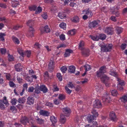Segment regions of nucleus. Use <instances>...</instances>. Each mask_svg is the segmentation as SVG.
<instances>
[{"label":"nucleus","instance_id":"obj_63","mask_svg":"<svg viewBox=\"0 0 127 127\" xmlns=\"http://www.w3.org/2000/svg\"><path fill=\"white\" fill-rule=\"evenodd\" d=\"M75 88V90L77 91H79L81 89V88L80 86L79 85H77L76 87H74V88Z\"/></svg>","mask_w":127,"mask_h":127},{"label":"nucleus","instance_id":"obj_55","mask_svg":"<svg viewBox=\"0 0 127 127\" xmlns=\"http://www.w3.org/2000/svg\"><path fill=\"white\" fill-rule=\"evenodd\" d=\"M9 85L11 87L14 88L16 86L15 84L12 81H10L9 82Z\"/></svg>","mask_w":127,"mask_h":127},{"label":"nucleus","instance_id":"obj_7","mask_svg":"<svg viewBox=\"0 0 127 127\" xmlns=\"http://www.w3.org/2000/svg\"><path fill=\"white\" fill-rule=\"evenodd\" d=\"M29 31L27 34V36L28 37H32L33 35V31H34L33 28L31 26H29Z\"/></svg>","mask_w":127,"mask_h":127},{"label":"nucleus","instance_id":"obj_50","mask_svg":"<svg viewBox=\"0 0 127 127\" xmlns=\"http://www.w3.org/2000/svg\"><path fill=\"white\" fill-rule=\"evenodd\" d=\"M37 7L35 5H33L32 6H31L30 7H29V10L31 11H32V10L35 11L36 10V8Z\"/></svg>","mask_w":127,"mask_h":127},{"label":"nucleus","instance_id":"obj_12","mask_svg":"<svg viewBox=\"0 0 127 127\" xmlns=\"http://www.w3.org/2000/svg\"><path fill=\"white\" fill-rule=\"evenodd\" d=\"M90 51L88 49H84L82 50V53L83 55L87 56L89 55Z\"/></svg>","mask_w":127,"mask_h":127},{"label":"nucleus","instance_id":"obj_15","mask_svg":"<svg viewBox=\"0 0 127 127\" xmlns=\"http://www.w3.org/2000/svg\"><path fill=\"white\" fill-rule=\"evenodd\" d=\"M39 113L40 115L44 116H47L49 114V113L48 111L42 110H41L40 111Z\"/></svg>","mask_w":127,"mask_h":127},{"label":"nucleus","instance_id":"obj_44","mask_svg":"<svg viewBox=\"0 0 127 127\" xmlns=\"http://www.w3.org/2000/svg\"><path fill=\"white\" fill-rule=\"evenodd\" d=\"M112 95L114 96H116L118 94L117 91L115 90H113L111 92Z\"/></svg>","mask_w":127,"mask_h":127},{"label":"nucleus","instance_id":"obj_39","mask_svg":"<svg viewBox=\"0 0 127 127\" xmlns=\"http://www.w3.org/2000/svg\"><path fill=\"white\" fill-rule=\"evenodd\" d=\"M110 74L112 76H114L115 77L117 76V73L115 72L113 70H111L110 71Z\"/></svg>","mask_w":127,"mask_h":127},{"label":"nucleus","instance_id":"obj_36","mask_svg":"<svg viewBox=\"0 0 127 127\" xmlns=\"http://www.w3.org/2000/svg\"><path fill=\"white\" fill-rule=\"evenodd\" d=\"M58 98L60 100H62L65 99V96L64 94H60L59 95Z\"/></svg>","mask_w":127,"mask_h":127},{"label":"nucleus","instance_id":"obj_54","mask_svg":"<svg viewBox=\"0 0 127 127\" xmlns=\"http://www.w3.org/2000/svg\"><path fill=\"white\" fill-rule=\"evenodd\" d=\"M57 77L60 81H61L62 80V77L60 73H58L57 74Z\"/></svg>","mask_w":127,"mask_h":127},{"label":"nucleus","instance_id":"obj_2","mask_svg":"<svg viewBox=\"0 0 127 127\" xmlns=\"http://www.w3.org/2000/svg\"><path fill=\"white\" fill-rule=\"evenodd\" d=\"M104 31L107 34L112 35L114 33L113 29L110 27H106L104 29Z\"/></svg>","mask_w":127,"mask_h":127},{"label":"nucleus","instance_id":"obj_1","mask_svg":"<svg viewBox=\"0 0 127 127\" xmlns=\"http://www.w3.org/2000/svg\"><path fill=\"white\" fill-rule=\"evenodd\" d=\"M106 72V66H103L99 68L96 72V76L98 77H100L103 75L102 74Z\"/></svg>","mask_w":127,"mask_h":127},{"label":"nucleus","instance_id":"obj_6","mask_svg":"<svg viewBox=\"0 0 127 127\" xmlns=\"http://www.w3.org/2000/svg\"><path fill=\"white\" fill-rule=\"evenodd\" d=\"M34 98L32 97H29L27 99V104L30 105H33L34 103Z\"/></svg>","mask_w":127,"mask_h":127},{"label":"nucleus","instance_id":"obj_18","mask_svg":"<svg viewBox=\"0 0 127 127\" xmlns=\"http://www.w3.org/2000/svg\"><path fill=\"white\" fill-rule=\"evenodd\" d=\"M101 79L103 83H105L109 79V78L106 75H104L102 76Z\"/></svg>","mask_w":127,"mask_h":127},{"label":"nucleus","instance_id":"obj_13","mask_svg":"<svg viewBox=\"0 0 127 127\" xmlns=\"http://www.w3.org/2000/svg\"><path fill=\"white\" fill-rule=\"evenodd\" d=\"M23 66L21 65L20 63H18L15 65V69L16 71H21L22 69Z\"/></svg>","mask_w":127,"mask_h":127},{"label":"nucleus","instance_id":"obj_10","mask_svg":"<svg viewBox=\"0 0 127 127\" xmlns=\"http://www.w3.org/2000/svg\"><path fill=\"white\" fill-rule=\"evenodd\" d=\"M83 11L85 14L88 15L89 17H92L93 15L91 11L89 9L84 10Z\"/></svg>","mask_w":127,"mask_h":127},{"label":"nucleus","instance_id":"obj_29","mask_svg":"<svg viewBox=\"0 0 127 127\" xmlns=\"http://www.w3.org/2000/svg\"><path fill=\"white\" fill-rule=\"evenodd\" d=\"M116 30L117 33L119 34L122 32L123 29L121 27H117L116 28Z\"/></svg>","mask_w":127,"mask_h":127},{"label":"nucleus","instance_id":"obj_57","mask_svg":"<svg viewBox=\"0 0 127 127\" xmlns=\"http://www.w3.org/2000/svg\"><path fill=\"white\" fill-rule=\"evenodd\" d=\"M68 87L71 88H74V86L72 83V82H70L68 84Z\"/></svg>","mask_w":127,"mask_h":127},{"label":"nucleus","instance_id":"obj_38","mask_svg":"<svg viewBox=\"0 0 127 127\" xmlns=\"http://www.w3.org/2000/svg\"><path fill=\"white\" fill-rule=\"evenodd\" d=\"M35 119L37 121V122L39 124H42L43 122V120L37 117H36Z\"/></svg>","mask_w":127,"mask_h":127},{"label":"nucleus","instance_id":"obj_3","mask_svg":"<svg viewBox=\"0 0 127 127\" xmlns=\"http://www.w3.org/2000/svg\"><path fill=\"white\" fill-rule=\"evenodd\" d=\"M112 44H109L102 47V50L103 52H107L110 51L111 49Z\"/></svg>","mask_w":127,"mask_h":127},{"label":"nucleus","instance_id":"obj_59","mask_svg":"<svg viewBox=\"0 0 127 127\" xmlns=\"http://www.w3.org/2000/svg\"><path fill=\"white\" fill-rule=\"evenodd\" d=\"M60 39L61 40H64L65 39V36L64 35L62 34L60 36Z\"/></svg>","mask_w":127,"mask_h":127},{"label":"nucleus","instance_id":"obj_53","mask_svg":"<svg viewBox=\"0 0 127 127\" xmlns=\"http://www.w3.org/2000/svg\"><path fill=\"white\" fill-rule=\"evenodd\" d=\"M31 53L30 51H27L24 53V55H26L28 57H29L30 56Z\"/></svg>","mask_w":127,"mask_h":127},{"label":"nucleus","instance_id":"obj_32","mask_svg":"<svg viewBox=\"0 0 127 127\" xmlns=\"http://www.w3.org/2000/svg\"><path fill=\"white\" fill-rule=\"evenodd\" d=\"M92 113L93 115L94 116V117H96L98 116V113L96 112V110L94 109H93L92 111Z\"/></svg>","mask_w":127,"mask_h":127},{"label":"nucleus","instance_id":"obj_8","mask_svg":"<svg viewBox=\"0 0 127 127\" xmlns=\"http://www.w3.org/2000/svg\"><path fill=\"white\" fill-rule=\"evenodd\" d=\"M93 106L95 108H98L101 107L102 105L100 101L98 100H97L95 101Z\"/></svg>","mask_w":127,"mask_h":127},{"label":"nucleus","instance_id":"obj_27","mask_svg":"<svg viewBox=\"0 0 127 127\" xmlns=\"http://www.w3.org/2000/svg\"><path fill=\"white\" fill-rule=\"evenodd\" d=\"M12 38L13 41L15 43L18 44L20 43V41L18 39L15 37L13 36Z\"/></svg>","mask_w":127,"mask_h":127},{"label":"nucleus","instance_id":"obj_62","mask_svg":"<svg viewBox=\"0 0 127 127\" xmlns=\"http://www.w3.org/2000/svg\"><path fill=\"white\" fill-rule=\"evenodd\" d=\"M22 27V26L18 25L14 26L13 28V29L15 30H18L19 28H21Z\"/></svg>","mask_w":127,"mask_h":127},{"label":"nucleus","instance_id":"obj_49","mask_svg":"<svg viewBox=\"0 0 127 127\" xmlns=\"http://www.w3.org/2000/svg\"><path fill=\"white\" fill-rule=\"evenodd\" d=\"M60 26L61 28L65 29L66 28V24L65 23H62L60 25Z\"/></svg>","mask_w":127,"mask_h":127},{"label":"nucleus","instance_id":"obj_33","mask_svg":"<svg viewBox=\"0 0 127 127\" xmlns=\"http://www.w3.org/2000/svg\"><path fill=\"white\" fill-rule=\"evenodd\" d=\"M79 18L77 16H75L74 17V18L72 19V22L76 23L78 22L79 21Z\"/></svg>","mask_w":127,"mask_h":127},{"label":"nucleus","instance_id":"obj_40","mask_svg":"<svg viewBox=\"0 0 127 127\" xmlns=\"http://www.w3.org/2000/svg\"><path fill=\"white\" fill-rule=\"evenodd\" d=\"M95 89L96 91H98L101 90L102 89V87L100 85L98 84L97 86H95Z\"/></svg>","mask_w":127,"mask_h":127},{"label":"nucleus","instance_id":"obj_4","mask_svg":"<svg viewBox=\"0 0 127 127\" xmlns=\"http://www.w3.org/2000/svg\"><path fill=\"white\" fill-rule=\"evenodd\" d=\"M100 23V21L99 20H94L93 22L89 23V27L91 28H94L97 26L98 24Z\"/></svg>","mask_w":127,"mask_h":127},{"label":"nucleus","instance_id":"obj_16","mask_svg":"<svg viewBox=\"0 0 127 127\" xmlns=\"http://www.w3.org/2000/svg\"><path fill=\"white\" fill-rule=\"evenodd\" d=\"M72 51L71 50L69 49L66 50L64 55V57H67L69 56L70 55V54L72 53Z\"/></svg>","mask_w":127,"mask_h":127},{"label":"nucleus","instance_id":"obj_58","mask_svg":"<svg viewBox=\"0 0 127 127\" xmlns=\"http://www.w3.org/2000/svg\"><path fill=\"white\" fill-rule=\"evenodd\" d=\"M34 47L36 48H39L41 46V45L38 43H36L34 45Z\"/></svg>","mask_w":127,"mask_h":127},{"label":"nucleus","instance_id":"obj_64","mask_svg":"<svg viewBox=\"0 0 127 127\" xmlns=\"http://www.w3.org/2000/svg\"><path fill=\"white\" fill-rule=\"evenodd\" d=\"M34 89V88L33 87H30L29 88L28 91L30 92H32Z\"/></svg>","mask_w":127,"mask_h":127},{"label":"nucleus","instance_id":"obj_21","mask_svg":"<svg viewBox=\"0 0 127 127\" xmlns=\"http://www.w3.org/2000/svg\"><path fill=\"white\" fill-rule=\"evenodd\" d=\"M50 120L53 124L52 125L54 126H55V125L54 124L56 123L57 122L56 118L54 116H52L51 117Z\"/></svg>","mask_w":127,"mask_h":127},{"label":"nucleus","instance_id":"obj_51","mask_svg":"<svg viewBox=\"0 0 127 127\" xmlns=\"http://www.w3.org/2000/svg\"><path fill=\"white\" fill-rule=\"evenodd\" d=\"M90 37L92 39L95 41H97L99 39V37L97 36H92L90 35Z\"/></svg>","mask_w":127,"mask_h":127},{"label":"nucleus","instance_id":"obj_24","mask_svg":"<svg viewBox=\"0 0 127 127\" xmlns=\"http://www.w3.org/2000/svg\"><path fill=\"white\" fill-rule=\"evenodd\" d=\"M63 111L64 114H67L70 113V110L69 108L65 107L63 109Z\"/></svg>","mask_w":127,"mask_h":127},{"label":"nucleus","instance_id":"obj_41","mask_svg":"<svg viewBox=\"0 0 127 127\" xmlns=\"http://www.w3.org/2000/svg\"><path fill=\"white\" fill-rule=\"evenodd\" d=\"M84 67L85 68L86 71H89L91 69L90 65L88 64H86Z\"/></svg>","mask_w":127,"mask_h":127},{"label":"nucleus","instance_id":"obj_61","mask_svg":"<svg viewBox=\"0 0 127 127\" xmlns=\"http://www.w3.org/2000/svg\"><path fill=\"white\" fill-rule=\"evenodd\" d=\"M10 109L13 112L14 111H16L17 110L16 107L13 106H11L10 108Z\"/></svg>","mask_w":127,"mask_h":127},{"label":"nucleus","instance_id":"obj_20","mask_svg":"<svg viewBox=\"0 0 127 127\" xmlns=\"http://www.w3.org/2000/svg\"><path fill=\"white\" fill-rule=\"evenodd\" d=\"M94 119V117L92 115H89L87 117V120L89 123L91 122Z\"/></svg>","mask_w":127,"mask_h":127},{"label":"nucleus","instance_id":"obj_23","mask_svg":"<svg viewBox=\"0 0 127 127\" xmlns=\"http://www.w3.org/2000/svg\"><path fill=\"white\" fill-rule=\"evenodd\" d=\"M75 33L76 30L73 29L67 32V34L69 36H71L75 34Z\"/></svg>","mask_w":127,"mask_h":127},{"label":"nucleus","instance_id":"obj_56","mask_svg":"<svg viewBox=\"0 0 127 127\" xmlns=\"http://www.w3.org/2000/svg\"><path fill=\"white\" fill-rule=\"evenodd\" d=\"M0 107L2 110L4 109L5 107L4 105L2 103V101L0 100Z\"/></svg>","mask_w":127,"mask_h":127},{"label":"nucleus","instance_id":"obj_48","mask_svg":"<svg viewBox=\"0 0 127 127\" xmlns=\"http://www.w3.org/2000/svg\"><path fill=\"white\" fill-rule=\"evenodd\" d=\"M3 103L7 106L9 105L8 103L6 100V97H4L3 100L2 101V103Z\"/></svg>","mask_w":127,"mask_h":127},{"label":"nucleus","instance_id":"obj_42","mask_svg":"<svg viewBox=\"0 0 127 127\" xmlns=\"http://www.w3.org/2000/svg\"><path fill=\"white\" fill-rule=\"evenodd\" d=\"M33 21L31 20H29L27 22L28 26H32L33 24Z\"/></svg>","mask_w":127,"mask_h":127},{"label":"nucleus","instance_id":"obj_19","mask_svg":"<svg viewBox=\"0 0 127 127\" xmlns=\"http://www.w3.org/2000/svg\"><path fill=\"white\" fill-rule=\"evenodd\" d=\"M60 116V122L61 123L64 124L66 121L65 117V116L63 114L61 115Z\"/></svg>","mask_w":127,"mask_h":127},{"label":"nucleus","instance_id":"obj_17","mask_svg":"<svg viewBox=\"0 0 127 127\" xmlns=\"http://www.w3.org/2000/svg\"><path fill=\"white\" fill-rule=\"evenodd\" d=\"M75 70V68L74 66H70L68 67V71L72 73H74Z\"/></svg>","mask_w":127,"mask_h":127},{"label":"nucleus","instance_id":"obj_11","mask_svg":"<svg viewBox=\"0 0 127 127\" xmlns=\"http://www.w3.org/2000/svg\"><path fill=\"white\" fill-rule=\"evenodd\" d=\"M40 31L42 33L44 32L46 33H48L50 32V29L49 28L48 26L46 25L44 27H42L41 28Z\"/></svg>","mask_w":127,"mask_h":127},{"label":"nucleus","instance_id":"obj_28","mask_svg":"<svg viewBox=\"0 0 127 127\" xmlns=\"http://www.w3.org/2000/svg\"><path fill=\"white\" fill-rule=\"evenodd\" d=\"M18 52L20 54L22 57L24 56V53L23 52L22 49L21 48H19L18 49Z\"/></svg>","mask_w":127,"mask_h":127},{"label":"nucleus","instance_id":"obj_46","mask_svg":"<svg viewBox=\"0 0 127 127\" xmlns=\"http://www.w3.org/2000/svg\"><path fill=\"white\" fill-rule=\"evenodd\" d=\"M58 16L62 19H63L66 17L65 15L62 13H59L58 14Z\"/></svg>","mask_w":127,"mask_h":127},{"label":"nucleus","instance_id":"obj_60","mask_svg":"<svg viewBox=\"0 0 127 127\" xmlns=\"http://www.w3.org/2000/svg\"><path fill=\"white\" fill-rule=\"evenodd\" d=\"M1 53L2 54H4L6 52V49H5L1 48L0 49Z\"/></svg>","mask_w":127,"mask_h":127},{"label":"nucleus","instance_id":"obj_30","mask_svg":"<svg viewBox=\"0 0 127 127\" xmlns=\"http://www.w3.org/2000/svg\"><path fill=\"white\" fill-rule=\"evenodd\" d=\"M26 100L24 97L19 98L18 99V102L20 103H24L25 102Z\"/></svg>","mask_w":127,"mask_h":127},{"label":"nucleus","instance_id":"obj_34","mask_svg":"<svg viewBox=\"0 0 127 127\" xmlns=\"http://www.w3.org/2000/svg\"><path fill=\"white\" fill-rule=\"evenodd\" d=\"M17 102V100L15 98H13L11 99V103L12 105H15Z\"/></svg>","mask_w":127,"mask_h":127},{"label":"nucleus","instance_id":"obj_5","mask_svg":"<svg viewBox=\"0 0 127 127\" xmlns=\"http://www.w3.org/2000/svg\"><path fill=\"white\" fill-rule=\"evenodd\" d=\"M29 118L27 117L24 116L22 117L21 119L20 122L24 125H26L27 123H29Z\"/></svg>","mask_w":127,"mask_h":127},{"label":"nucleus","instance_id":"obj_31","mask_svg":"<svg viewBox=\"0 0 127 127\" xmlns=\"http://www.w3.org/2000/svg\"><path fill=\"white\" fill-rule=\"evenodd\" d=\"M118 81L119 82V83L118 84L119 86H124L125 85L124 82L123 80H121L120 79L118 78Z\"/></svg>","mask_w":127,"mask_h":127},{"label":"nucleus","instance_id":"obj_52","mask_svg":"<svg viewBox=\"0 0 127 127\" xmlns=\"http://www.w3.org/2000/svg\"><path fill=\"white\" fill-rule=\"evenodd\" d=\"M65 89L66 93L69 95L70 94L72 90L69 89L66 86L65 87Z\"/></svg>","mask_w":127,"mask_h":127},{"label":"nucleus","instance_id":"obj_43","mask_svg":"<svg viewBox=\"0 0 127 127\" xmlns=\"http://www.w3.org/2000/svg\"><path fill=\"white\" fill-rule=\"evenodd\" d=\"M61 69L63 73H65L67 70V68L66 66H64L61 68Z\"/></svg>","mask_w":127,"mask_h":127},{"label":"nucleus","instance_id":"obj_35","mask_svg":"<svg viewBox=\"0 0 127 127\" xmlns=\"http://www.w3.org/2000/svg\"><path fill=\"white\" fill-rule=\"evenodd\" d=\"M42 8L40 6L37 7V9H36L35 12V14H38L40 13L42 11Z\"/></svg>","mask_w":127,"mask_h":127},{"label":"nucleus","instance_id":"obj_47","mask_svg":"<svg viewBox=\"0 0 127 127\" xmlns=\"http://www.w3.org/2000/svg\"><path fill=\"white\" fill-rule=\"evenodd\" d=\"M97 127V123L96 122H94L93 125L91 126H90L89 124L87 125L86 126V127Z\"/></svg>","mask_w":127,"mask_h":127},{"label":"nucleus","instance_id":"obj_45","mask_svg":"<svg viewBox=\"0 0 127 127\" xmlns=\"http://www.w3.org/2000/svg\"><path fill=\"white\" fill-rule=\"evenodd\" d=\"M5 35V34L4 33H0V39L1 41H3L4 40L3 36Z\"/></svg>","mask_w":127,"mask_h":127},{"label":"nucleus","instance_id":"obj_14","mask_svg":"<svg viewBox=\"0 0 127 127\" xmlns=\"http://www.w3.org/2000/svg\"><path fill=\"white\" fill-rule=\"evenodd\" d=\"M109 117L110 119L114 121H115L117 120L115 114L113 112L110 113L109 114Z\"/></svg>","mask_w":127,"mask_h":127},{"label":"nucleus","instance_id":"obj_37","mask_svg":"<svg viewBox=\"0 0 127 127\" xmlns=\"http://www.w3.org/2000/svg\"><path fill=\"white\" fill-rule=\"evenodd\" d=\"M106 37V35L104 34H100L99 36V39L103 40L105 39Z\"/></svg>","mask_w":127,"mask_h":127},{"label":"nucleus","instance_id":"obj_9","mask_svg":"<svg viewBox=\"0 0 127 127\" xmlns=\"http://www.w3.org/2000/svg\"><path fill=\"white\" fill-rule=\"evenodd\" d=\"M54 61L50 60L48 64V69L49 71H51L53 69L54 67Z\"/></svg>","mask_w":127,"mask_h":127},{"label":"nucleus","instance_id":"obj_26","mask_svg":"<svg viewBox=\"0 0 127 127\" xmlns=\"http://www.w3.org/2000/svg\"><path fill=\"white\" fill-rule=\"evenodd\" d=\"M84 42L83 41H81L79 44V48L80 50H82L84 49L83 48L84 45Z\"/></svg>","mask_w":127,"mask_h":127},{"label":"nucleus","instance_id":"obj_25","mask_svg":"<svg viewBox=\"0 0 127 127\" xmlns=\"http://www.w3.org/2000/svg\"><path fill=\"white\" fill-rule=\"evenodd\" d=\"M120 99L121 101L124 102L127 101V95H124L122 97L120 98Z\"/></svg>","mask_w":127,"mask_h":127},{"label":"nucleus","instance_id":"obj_22","mask_svg":"<svg viewBox=\"0 0 127 127\" xmlns=\"http://www.w3.org/2000/svg\"><path fill=\"white\" fill-rule=\"evenodd\" d=\"M39 88L40 90L43 91L44 93L47 92V89L45 86L43 85L41 86Z\"/></svg>","mask_w":127,"mask_h":127}]
</instances>
